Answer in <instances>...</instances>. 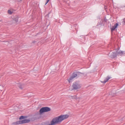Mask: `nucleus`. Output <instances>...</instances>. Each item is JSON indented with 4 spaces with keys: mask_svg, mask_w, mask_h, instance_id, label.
Returning <instances> with one entry per match:
<instances>
[{
    "mask_svg": "<svg viewBox=\"0 0 125 125\" xmlns=\"http://www.w3.org/2000/svg\"><path fill=\"white\" fill-rule=\"evenodd\" d=\"M69 117L68 115H63L53 118L51 121L50 124L48 125H54L59 122H61L63 120Z\"/></svg>",
    "mask_w": 125,
    "mask_h": 125,
    "instance_id": "nucleus-1",
    "label": "nucleus"
},
{
    "mask_svg": "<svg viewBox=\"0 0 125 125\" xmlns=\"http://www.w3.org/2000/svg\"><path fill=\"white\" fill-rule=\"evenodd\" d=\"M81 74H83V73L78 72H74L73 73L72 76L68 79V81L69 82V83H70V82L74 78L76 77H78L80 76Z\"/></svg>",
    "mask_w": 125,
    "mask_h": 125,
    "instance_id": "nucleus-2",
    "label": "nucleus"
},
{
    "mask_svg": "<svg viewBox=\"0 0 125 125\" xmlns=\"http://www.w3.org/2000/svg\"><path fill=\"white\" fill-rule=\"evenodd\" d=\"M51 108L48 107H46L42 108L40 110V114L41 115L44 112H48L51 111Z\"/></svg>",
    "mask_w": 125,
    "mask_h": 125,
    "instance_id": "nucleus-3",
    "label": "nucleus"
},
{
    "mask_svg": "<svg viewBox=\"0 0 125 125\" xmlns=\"http://www.w3.org/2000/svg\"><path fill=\"white\" fill-rule=\"evenodd\" d=\"M72 86L73 88V89L75 90L81 87L80 85L76 82H75L73 83Z\"/></svg>",
    "mask_w": 125,
    "mask_h": 125,
    "instance_id": "nucleus-4",
    "label": "nucleus"
},
{
    "mask_svg": "<svg viewBox=\"0 0 125 125\" xmlns=\"http://www.w3.org/2000/svg\"><path fill=\"white\" fill-rule=\"evenodd\" d=\"M117 55L123 56L125 54V51H117Z\"/></svg>",
    "mask_w": 125,
    "mask_h": 125,
    "instance_id": "nucleus-5",
    "label": "nucleus"
},
{
    "mask_svg": "<svg viewBox=\"0 0 125 125\" xmlns=\"http://www.w3.org/2000/svg\"><path fill=\"white\" fill-rule=\"evenodd\" d=\"M117 55V52H112L111 53L110 56L111 58H114L116 57Z\"/></svg>",
    "mask_w": 125,
    "mask_h": 125,
    "instance_id": "nucleus-6",
    "label": "nucleus"
},
{
    "mask_svg": "<svg viewBox=\"0 0 125 125\" xmlns=\"http://www.w3.org/2000/svg\"><path fill=\"white\" fill-rule=\"evenodd\" d=\"M30 121V120L29 119H25L22 120L20 121V124L27 123H29Z\"/></svg>",
    "mask_w": 125,
    "mask_h": 125,
    "instance_id": "nucleus-7",
    "label": "nucleus"
},
{
    "mask_svg": "<svg viewBox=\"0 0 125 125\" xmlns=\"http://www.w3.org/2000/svg\"><path fill=\"white\" fill-rule=\"evenodd\" d=\"M118 24L117 23H116L115 24L114 26H113L111 28V31H114L115 29L118 26Z\"/></svg>",
    "mask_w": 125,
    "mask_h": 125,
    "instance_id": "nucleus-8",
    "label": "nucleus"
},
{
    "mask_svg": "<svg viewBox=\"0 0 125 125\" xmlns=\"http://www.w3.org/2000/svg\"><path fill=\"white\" fill-rule=\"evenodd\" d=\"M111 77L108 76L105 78V79L104 81H101V82L103 83H105L106 82L110 79Z\"/></svg>",
    "mask_w": 125,
    "mask_h": 125,
    "instance_id": "nucleus-9",
    "label": "nucleus"
},
{
    "mask_svg": "<svg viewBox=\"0 0 125 125\" xmlns=\"http://www.w3.org/2000/svg\"><path fill=\"white\" fill-rule=\"evenodd\" d=\"M17 85L21 89H22L23 88V87H22L23 86V84H21L20 83H19L17 84Z\"/></svg>",
    "mask_w": 125,
    "mask_h": 125,
    "instance_id": "nucleus-10",
    "label": "nucleus"
},
{
    "mask_svg": "<svg viewBox=\"0 0 125 125\" xmlns=\"http://www.w3.org/2000/svg\"><path fill=\"white\" fill-rule=\"evenodd\" d=\"M20 124V121H17L16 122H13L12 123V124L16 125H17L19 124Z\"/></svg>",
    "mask_w": 125,
    "mask_h": 125,
    "instance_id": "nucleus-11",
    "label": "nucleus"
},
{
    "mask_svg": "<svg viewBox=\"0 0 125 125\" xmlns=\"http://www.w3.org/2000/svg\"><path fill=\"white\" fill-rule=\"evenodd\" d=\"M25 117L23 116H21L19 118V119L21 120L25 118Z\"/></svg>",
    "mask_w": 125,
    "mask_h": 125,
    "instance_id": "nucleus-12",
    "label": "nucleus"
},
{
    "mask_svg": "<svg viewBox=\"0 0 125 125\" xmlns=\"http://www.w3.org/2000/svg\"><path fill=\"white\" fill-rule=\"evenodd\" d=\"M71 97L72 99H76V98L77 97L76 95H75V96H71Z\"/></svg>",
    "mask_w": 125,
    "mask_h": 125,
    "instance_id": "nucleus-13",
    "label": "nucleus"
},
{
    "mask_svg": "<svg viewBox=\"0 0 125 125\" xmlns=\"http://www.w3.org/2000/svg\"><path fill=\"white\" fill-rule=\"evenodd\" d=\"M8 12L10 14H11L12 13V12L10 10H8Z\"/></svg>",
    "mask_w": 125,
    "mask_h": 125,
    "instance_id": "nucleus-14",
    "label": "nucleus"
},
{
    "mask_svg": "<svg viewBox=\"0 0 125 125\" xmlns=\"http://www.w3.org/2000/svg\"><path fill=\"white\" fill-rule=\"evenodd\" d=\"M122 22L123 24H125V18L123 19V21Z\"/></svg>",
    "mask_w": 125,
    "mask_h": 125,
    "instance_id": "nucleus-15",
    "label": "nucleus"
},
{
    "mask_svg": "<svg viewBox=\"0 0 125 125\" xmlns=\"http://www.w3.org/2000/svg\"><path fill=\"white\" fill-rule=\"evenodd\" d=\"M15 21L16 22H17L18 21V20L17 19H14Z\"/></svg>",
    "mask_w": 125,
    "mask_h": 125,
    "instance_id": "nucleus-16",
    "label": "nucleus"
},
{
    "mask_svg": "<svg viewBox=\"0 0 125 125\" xmlns=\"http://www.w3.org/2000/svg\"><path fill=\"white\" fill-rule=\"evenodd\" d=\"M49 2V1H47V0L46 2L45 3V5H46V4L48 3V2Z\"/></svg>",
    "mask_w": 125,
    "mask_h": 125,
    "instance_id": "nucleus-17",
    "label": "nucleus"
},
{
    "mask_svg": "<svg viewBox=\"0 0 125 125\" xmlns=\"http://www.w3.org/2000/svg\"><path fill=\"white\" fill-rule=\"evenodd\" d=\"M35 42H36V41H33L32 42V43H35Z\"/></svg>",
    "mask_w": 125,
    "mask_h": 125,
    "instance_id": "nucleus-18",
    "label": "nucleus"
},
{
    "mask_svg": "<svg viewBox=\"0 0 125 125\" xmlns=\"http://www.w3.org/2000/svg\"><path fill=\"white\" fill-rule=\"evenodd\" d=\"M50 0H47V1H49Z\"/></svg>",
    "mask_w": 125,
    "mask_h": 125,
    "instance_id": "nucleus-19",
    "label": "nucleus"
},
{
    "mask_svg": "<svg viewBox=\"0 0 125 125\" xmlns=\"http://www.w3.org/2000/svg\"><path fill=\"white\" fill-rule=\"evenodd\" d=\"M94 38V37H93V38Z\"/></svg>",
    "mask_w": 125,
    "mask_h": 125,
    "instance_id": "nucleus-20",
    "label": "nucleus"
}]
</instances>
